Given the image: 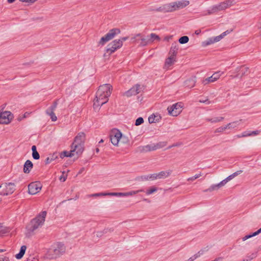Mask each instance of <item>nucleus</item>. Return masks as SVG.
I'll use <instances>...</instances> for the list:
<instances>
[{
	"instance_id": "nucleus-15",
	"label": "nucleus",
	"mask_w": 261,
	"mask_h": 261,
	"mask_svg": "<svg viewBox=\"0 0 261 261\" xmlns=\"http://www.w3.org/2000/svg\"><path fill=\"white\" fill-rule=\"evenodd\" d=\"M85 140V134L83 132L79 133L75 137L74 142L72 144L84 145Z\"/></svg>"
},
{
	"instance_id": "nucleus-26",
	"label": "nucleus",
	"mask_w": 261,
	"mask_h": 261,
	"mask_svg": "<svg viewBox=\"0 0 261 261\" xmlns=\"http://www.w3.org/2000/svg\"><path fill=\"white\" fill-rule=\"evenodd\" d=\"M27 247L25 245H23L21 247L19 252L15 255V257L17 259H21L24 255Z\"/></svg>"
},
{
	"instance_id": "nucleus-46",
	"label": "nucleus",
	"mask_w": 261,
	"mask_h": 261,
	"mask_svg": "<svg viewBox=\"0 0 261 261\" xmlns=\"http://www.w3.org/2000/svg\"><path fill=\"white\" fill-rule=\"evenodd\" d=\"M149 180H155L156 179H158V174L157 173H154L152 174H149Z\"/></svg>"
},
{
	"instance_id": "nucleus-56",
	"label": "nucleus",
	"mask_w": 261,
	"mask_h": 261,
	"mask_svg": "<svg viewBox=\"0 0 261 261\" xmlns=\"http://www.w3.org/2000/svg\"><path fill=\"white\" fill-rule=\"evenodd\" d=\"M233 30L232 29H230V30H226V31H225L224 32H223V33L221 34L222 36L223 37H224V36H225L226 35L229 34V33H230L231 32H232Z\"/></svg>"
},
{
	"instance_id": "nucleus-10",
	"label": "nucleus",
	"mask_w": 261,
	"mask_h": 261,
	"mask_svg": "<svg viewBox=\"0 0 261 261\" xmlns=\"http://www.w3.org/2000/svg\"><path fill=\"white\" fill-rule=\"evenodd\" d=\"M12 114L9 111H5L0 113V123L8 124L12 119Z\"/></svg>"
},
{
	"instance_id": "nucleus-4",
	"label": "nucleus",
	"mask_w": 261,
	"mask_h": 261,
	"mask_svg": "<svg viewBox=\"0 0 261 261\" xmlns=\"http://www.w3.org/2000/svg\"><path fill=\"white\" fill-rule=\"evenodd\" d=\"M233 0H227L221 2L218 5L212 6L210 10H207V14H211L213 13H217L220 11L225 10L227 8L233 5Z\"/></svg>"
},
{
	"instance_id": "nucleus-5",
	"label": "nucleus",
	"mask_w": 261,
	"mask_h": 261,
	"mask_svg": "<svg viewBox=\"0 0 261 261\" xmlns=\"http://www.w3.org/2000/svg\"><path fill=\"white\" fill-rule=\"evenodd\" d=\"M13 182L5 183L0 186V195H8L12 194L15 190Z\"/></svg>"
},
{
	"instance_id": "nucleus-23",
	"label": "nucleus",
	"mask_w": 261,
	"mask_h": 261,
	"mask_svg": "<svg viewBox=\"0 0 261 261\" xmlns=\"http://www.w3.org/2000/svg\"><path fill=\"white\" fill-rule=\"evenodd\" d=\"M58 158V152H54L53 154H50L45 161V164H49L52 161H55L56 159Z\"/></svg>"
},
{
	"instance_id": "nucleus-24",
	"label": "nucleus",
	"mask_w": 261,
	"mask_h": 261,
	"mask_svg": "<svg viewBox=\"0 0 261 261\" xmlns=\"http://www.w3.org/2000/svg\"><path fill=\"white\" fill-rule=\"evenodd\" d=\"M161 119L160 115H155L154 114H152L148 117V121L149 123H153L159 122Z\"/></svg>"
},
{
	"instance_id": "nucleus-14",
	"label": "nucleus",
	"mask_w": 261,
	"mask_h": 261,
	"mask_svg": "<svg viewBox=\"0 0 261 261\" xmlns=\"http://www.w3.org/2000/svg\"><path fill=\"white\" fill-rule=\"evenodd\" d=\"M150 11L162 13L172 12L170 3L166 4L156 8L151 9Z\"/></svg>"
},
{
	"instance_id": "nucleus-19",
	"label": "nucleus",
	"mask_w": 261,
	"mask_h": 261,
	"mask_svg": "<svg viewBox=\"0 0 261 261\" xmlns=\"http://www.w3.org/2000/svg\"><path fill=\"white\" fill-rule=\"evenodd\" d=\"M138 150L140 152H146L147 151L155 150V148H154L153 144H148L145 146L139 147Z\"/></svg>"
},
{
	"instance_id": "nucleus-41",
	"label": "nucleus",
	"mask_w": 261,
	"mask_h": 261,
	"mask_svg": "<svg viewBox=\"0 0 261 261\" xmlns=\"http://www.w3.org/2000/svg\"><path fill=\"white\" fill-rule=\"evenodd\" d=\"M201 176V173L200 172L199 174H195L194 176L188 178L187 179V180L188 181H193L195 179L199 178Z\"/></svg>"
},
{
	"instance_id": "nucleus-58",
	"label": "nucleus",
	"mask_w": 261,
	"mask_h": 261,
	"mask_svg": "<svg viewBox=\"0 0 261 261\" xmlns=\"http://www.w3.org/2000/svg\"><path fill=\"white\" fill-rule=\"evenodd\" d=\"M37 1V0H20V1L21 2L28 3H31V4H33Z\"/></svg>"
},
{
	"instance_id": "nucleus-50",
	"label": "nucleus",
	"mask_w": 261,
	"mask_h": 261,
	"mask_svg": "<svg viewBox=\"0 0 261 261\" xmlns=\"http://www.w3.org/2000/svg\"><path fill=\"white\" fill-rule=\"evenodd\" d=\"M253 237H254V235L253 234V233L245 236V237H244L242 238V240L243 241H245L247 240V239H250V238H252Z\"/></svg>"
},
{
	"instance_id": "nucleus-11",
	"label": "nucleus",
	"mask_w": 261,
	"mask_h": 261,
	"mask_svg": "<svg viewBox=\"0 0 261 261\" xmlns=\"http://www.w3.org/2000/svg\"><path fill=\"white\" fill-rule=\"evenodd\" d=\"M57 101L58 100L55 101L53 105L46 110V113L50 116L53 121H56L57 120V117L54 113V111L56 110L58 105Z\"/></svg>"
},
{
	"instance_id": "nucleus-20",
	"label": "nucleus",
	"mask_w": 261,
	"mask_h": 261,
	"mask_svg": "<svg viewBox=\"0 0 261 261\" xmlns=\"http://www.w3.org/2000/svg\"><path fill=\"white\" fill-rule=\"evenodd\" d=\"M33 167V163L29 160H27L23 165V172L24 173H29Z\"/></svg>"
},
{
	"instance_id": "nucleus-25",
	"label": "nucleus",
	"mask_w": 261,
	"mask_h": 261,
	"mask_svg": "<svg viewBox=\"0 0 261 261\" xmlns=\"http://www.w3.org/2000/svg\"><path fill=\"white\" fill-rule=\"evenodd\" d=\"M172 172L171 170H168L166 171H161L158 174L159 179L165 178L169 176Z\"/></svg>"
},
{
	"instance_id": "nucleus-48",
	"label": "nucleus",
	"mask_w": 261,
	"mask_h": 261,
	"mask_svg": "<svg viewBox=\"0 0 261 261\" xmlns=\"http://www.w3.org/2000/svg\"><path fill=\"white\" fill-rule=\"evenodd\" d=\"M107 231V229H105L103 231H97L96 232V236L97 237H101L103 234L106 233Z\"/></svg>"
},
{
	"instance_id": "nucleus-61",
	"label": "nucleus",
	"mask_w": 261,
	"mask_h": 261,
	"mask_svg": "<svg viewBox=\"0 0 261 261\" xmlns=\"http://www.w3.org/2000/svg\"><path fill=\"white\" fill-rule=\"evenodd\" d=\"M243 172V171L242 170H238L235 172H234L233 173H232V175L233 176H234V177H235L236 176H238V175L240 174L241 173H242Z\"/></svg>"
},
{
	"instance_id": "nucleus-34",
	"label": "nucleus",
	"mask_w": 261,
	"mask_h": 261,
	"mask_svg": "<svg viewBox=\"0 0 261 261\" xmlns=\"http://www.w3.org/2000/svg\"><path fill=\"white\" fill-rule=\"evenodd\" d=\"M215 43L214 41V38H208L207 40L205 41H203L202 43V45L203 46L205 47V46H206L207 45H209L210 44H212L213 43Z\"/></svg>"
},
{
	"instance_id": "nucleus-1",
	"label": "nucleus",
	"mask_w": 261,
	"mask_h": 261,
	"mask_svg": "<svg viewBox=\"0 0 261 261\" xmlns=\"http://www.w3.org/2000/svg\"><path fill=\"white\" fill-rule=\"evenodd\" d=\"M112 86L110 84H105L99 87L96 93V100L94 101V108L102 106L108 101L111 95Z\"/></svg>"
},
{
	"instance_id": "nucleus-31",
	"label": "nucleus",
	"mask_w": 261,
	"mask_h": 261,
	"mask_svg": "<svg viewBox=\"0 0 261 261\" xmlns=\"http://www.w3.org/2000/svg\"><path fill=\"white\" fill-rule=\"evenodd\" d=\"M174 61H175V58L170 56V57L166 60L165 64L170 66L173 64Z\"/></svg>"
},
{
	"instance_id": "nucleus-51",
	"label": "nucleus",
	"mask_w": 261,
	"mask_h": 261,
	"mask_svg": "<svg viewBox=\"0 0 261 261\" xmlns=\"http://www.w3.org/2000/svg\"><path fill=\"white\" fill-rule=\"evenodd\" d=\"M67 153H68V151H62L59 154L60 155V157L61 159H63L64 157H67Z\"/></svg>"
},
{
	"instance_id": "nucleus-36",
	"label": "nucleus",
	"mask_w": 261,
	"mask_h": 261,
	"mask_svg": "<svg viewBox=\"0 0 261 261\" xmlns=\"http://www.w3.org/2000/svg\"><path fill=\"white\" fill-rule=\"evenodd\" d=\"M167 144V143L165 142H160L156 144H153L154 148H155V150L157 149L161 148L165 146Z\"/></svg>"
},
{
	"instance_id": "nucleus-21",
	"label": "nucleus",
	"mask_w": 261,
	"mask_h": 261,
	"mask_svg": "<svg viewBox=\"0 0 261 261\" xmlns=\"http://www.w3.org/2000/svg\"><path fill=\"white\" fill-rule=\"evenodd\" d=\"M196 83V77L195 76H192L189 79L185 81L184 84L185 85L189 87L190 88H191L193 87Z\"/></svg>"
},
{
	"instance_id": "nucleus-17",
	"label": "nucleus",
	"mask_w": 261,
	"mask_h": 261,
	"mask_svg": "<svg viewBox=\"0 0 261 261\" xmlns=\"http://www.w3.org/2000/svg\"><path fill=\"white\" fill-rule=\"evenodd\" d=\"M120 33V30L118 28L111 29L106 35L109 38L110 41L112 40L117 35Z\"/></svg>"
},
{
	"instance_id": "nucleus-57",
	"label": "nucleus",
	"mask_w": 261,
	"mask_h": 261,
	"mask_svg": "<svg viewBox=\"0 0 261 261\" xmlns=\"http://www.w3.org/2000/svg\"><path fill=\"white\" fill-rule=\"evenodd\" d=\"M75 152V150L73 148L70 151V152L68 151L67 157H72L73 155V152Z\"/></svg>"
},
{
	"instance_id": "nucleus-2",
	"label": "nucleus",
	"mask_w": 261,
	"mask_h": 261,
	"mask_svg": "<svg viewBox=\"0 0 261 261\" xmlns=\"http://www.w3.org/2000/svg\"><path fill=\"white\" fill-rule=\"evenodd\" d=\"M46 216V212L42 211L35 218L32 219L28 226V231L30 232H33L40 226H41L44 224Z\"/></svg>"
},
{
	"instance_id": "nucleus-64",
	"label": "nucleus",
	"mask_w": 261,
	"mask_h": 261,
	"mask_svg": "<svg viewBox=\"0 0 261 261\" xmlns=\"http://www.w3.org/2000/svg\"><path fill=\"white\" fill-rule=\"evenodd\" d=\"M0 261H9V259L7 257L2 256L0 257Z\"/></svg>"
},
{
	"instance_id": "nucleus-43",
	"label": "nucleus",
	"mask_w": 261,
	"mask_h": 261,
	"mask_svg": "<svg viewBox=\"0 0 261 261\" xmlns=\"http://www.w3.org/2000/svg\"><path fill=\"white\" fill-rule=\"evenodd\" d=\"M156 191L157 188L156 187H152L149 190H148L146 193L147 195H150L156 192Z\"/></svg>"
},
{
	"instance_id": "nucleus-55",
	"label": "nucleus",
	"mask_w": 261,
	"mask_h": 261,
	"mask_svg": "<svg viewBox=\"0 0 261 261\" xmlns=\"http://www.w3.org/2000/svg\"><path fill=\"white\" fill-rule=\"evenodd\" d=\"M141 40L142 41V44L143 45H146L148 43L150 42L147 41V36L145 38H142Z\"/></svg>"
},
{
	"instance_id": "nucleus-6",
	"label": "nucleus",
	"mask_w": 261,
	"mask_h": 261,
	"mask_svg": "<svg viewBox=\"0 0 261 261\" xmlns=\"http://www.w3.org/2000/svg\"><path fill=\"white\" fill-rule=\"evenodd\" d=\"M122 46L121 42L115 39L112 42L109 43L106 49V52L103 55L104 57L107 56V54H108V56H110L113 53H114L117 49L120 48Z\"/></svg>"
},
{
	"instance_id": "nucleus-49",
	"label": "nucleus",
	"mask_w": 261,
	"mask_h": 261,
	"mask_svg": "<svg viewBox=\"0 0 261 261\" xmlns=\"http://www.w3.org/2000/svg\"><path fill=\"white\" fill-rule=\"evenodd\" d=\"M27 261H39V259L36 256H30Z\"/></svg>"
},
{
	"instance_id": "nucleus-22",
	"label": "nucleus",
	"mask_w": 261,
	"mask_h": 261,
	"mask_svg": "<svg viewBox=\"0 0 261 261\" xmlns=\"http://www.w3.org/2000/svg\"><path fill=\"white\" fill-rule=\"evenodd\" d=\"M84 145L73 144L71 145V148H73L77 155H81L84 150Z\"/></svg>"
},
{
	"instance_id": "nucleus-30",
	"label": "nucleus",
	"mask_w": 261,
	"mask_h": 261,
	"mask_svg": "<svg viewBox=\"0 0 261 261\" xmlns=\"http://www.w3.org/2000/svg\"><path fill=\"white\" fill-rule=\"evenodd\" d=\"M109 41L110 40L109 38H108L107 35H105L104 36L102 37L100 40L98 41V45L103 46Z\"/></svg>"
},
{
	"instance_id": "nucleus-59",
	"label": "nucleus",
	"mask_w": 261,
	"mask_h": 261,
	"mask_svg": "<svg viewBox=\"0 0 261 261\" xmlns=\"http://www.w3.org/2000/svg\"><path fill=\"white\" fill-rule=\"evenodd\" d=\"M128 39V37H122L119 39H117L118 41H119V42H121V44H122V45H123V42L125 41H126L127 39Z\"/></svg>"
},
{
	"instance_id": "nucleus-47",
	"label": "nucleus",
	"mask_w": 261,
	"mask_h": 261,
	"mask_svg": "<svg viewBox=\"0 0 261 261\" xmlns=\"http://www.w3.org/2000/svg\"><path fill=\"white\" fill-rule=\"evenodd\" d=\"M32 157L34 160H39L40 159V155L38 151L32 152Z\"/></svg>"
},
{
	"instance_id": "nucleus-38",
	"label": "nucleus",
	"mask_w": 261,
	"mask_h": 261,
	"mask_svg": "<svg viewBox=\"0 0 261 261\" xmlns=\"http://www.w3.org/2000/svg\"><path fill=\"white\" fill-rule=\"evenodd\" d=\"M149 175H144L138 177V180L139 181H145L149 180Z\"/></svg>"
},
{
	"instance_id": "nucleus-54",
	"label": "nucleus",
	"mask_w": 261,
	"mask_h": 261,
	"mask_svg": "<svg viewBox=\"0 0 261 261\" xmlns=\"http://www.w3.org/2000/svg\"><path fill=\"white\" fill-rule=\"evenodd\" d=\"M223 37H222V35H220L218 36L214 37V41L215 42H217L219 41L221 39H222Z\"/></svg>"
},
{
	"instance_id": "nucleus-63",
	"label": "nucleus",
	"mask_w": 261,
	"mask_h": 261,
	"mask_svg": "<svg viewBox=\"0 0 261 261\" xmlns=\"http://www.w3.org/2000/svg\"><path fill=\"white\" fill-rule=\"evenodd\" d=\"M242 74H244L247 71L248 68L245 67H242Z\"/></svg>"
},
{
	"instance_id": "nucleus-62",
	"label": "nucleus",
	"mask_w": 261,
	"mask_h": 261,
	"mask_svg": "<svg viewBox=\"0 0 261 261\" xmlns=\"http://www.w3.org/2000/svg\"><path fill=\"white\" fill-rule=\"evenodd\" d=\"M66 178H67V176H64V175H62L60 176V180L61 181L64 182L66 180Z\"/></svg>"
},
{
	"instance_id": "nucleus-27",
	"label": "nucleus",
	"mask_w": 261,
	"mask_h": 261,
	"mask_svg": "<svg viewBox=\"0 0 261 261\" xmlns=\"http://www.w3.org/2000/svg\"><path fill=\"white\" fill-rule=\"evenodd\" d=\"M224 119V118L223 117H217L214 118H205V120L208 122H211V123H217L222 121Z\"/></svg>"
},
{
	"instance_id": "nucleus-3",
	"label": "nucleus",
	"mask_w": 261,
	"mask_h": 261,
	"mask_svg": "<svg viewBox=\"0 0 261 261\" xmlns=\"http://www.w3.org/2000/svg\"><path fill=\"white\" fill-rule=\"evenodd\" d=\"M66 250L65 246L62 243H58L56 246L49 248L47 253V257L49 259L56 258L63 254Z\"/></svg>"
},
{
	"instance_id": "nucleus-28",
	"label": "nucleus",
	"mask_w": 261,
	"mask_h": 261,
	"mask_svg": "<svg viewBox=\"0 0 261 261\" xmlns=\"http://www.w3.org/2000/svg\"><path fill=\"white\" fill-rule=\"evenodd\" d=\"M160 37L158 35L154 33H151L150 36H147V41L152 42L155 40H160Z\"/></svg>"
},
{
	"instance_id": "nucleus-52",
	"label": "nucleus",
	"mask_w": 261,
	"mask_h": 261,
	"mask_svg": "<svg viewBox=\"0 0 261 261\" xmlns=\"http://www.w3.org/2000/svg\"><path fill=\"white\" fill-rule=\"evenodd\" d=\"M123 193H108V195L110 196H123Z\"/></svg>"
},
{
	"instance_id": "nucleus-33",
	"label": "nucleus",
	"mask_w": 261,
	"mask_h": 261,
	"mask_svg": "<svg viewBox=\"0 0 261 261\" xmlns=\"http://www.w3.org/2000/svg\"><path fill=\"white\" fill-rule=\"evenodd\" d=\"M142 190H139L137 191H132L128 192L123 193V196H132L133 195H135L137 193H138L140 192H142Z\"/></svg>"
},
{
	"instance_id": "nucleus-18",
	"label": "nucleus",
	"mask_w": 261,
	"mask_h": 261,
	"mask_svg": "<svg viewBox=\"0 0 261 261\" xmlns=\"http://www.w3.org/2000/svg\"><path fill=\"white\" fill-rule=\"evenodd\" d=\"M178 49L179 45L178 43L176 42L172 43L169 53L170 56H171L175 58L177 54V50H178Z\"/></svg>"
},
{
	"instance_id": "nucleus-9",
	"label": "nucleus",
	"mask_w": 261,
	"mask_h": 261,
	"mask_svg": "<svg viewBox=\"0 0 261 261\" xmlns=\"http://www.w3.org/2000/svg\"><path fill=\"white\" fill-rule=\"evenodd\" d=\"M41 188L40 182H32L28 186V193L31 195L36 194L41 190Z\"/></svg>"
},
{
	"instance_id": "nucleus-7",
	"label": "nucleus",
	"mask_w": 261,
	"mask_h": 261,
	"mask_svg": "<svg viewBox=\"0 0 261 261\" xmlns=\"http://www.w3.org/2000/svg\"><path fill=\"white\" fill-rule=\"evenodd\" d=\"M181 109V103L177 102L173 104L170 107H168L167 110L170 115L172 116H177L182 111Z\"/></svg>"
},
{
	"instance_id": "nucleus-60",
	"label": "nucleus",
	"mask_w": 261,
	"mask_h": 261,
	"mask_svg": "<svg viewBox=\"0 0 261 261\" xmlns=\"http://www.w3.org/2000/svg\"><path fill=\"white\" fill-rule=\"evenodd\" d=\"M199 102L201 103H205L206 104H210L211 103V101L208 100V99L206 98L204 100H199Z\"/></svg>"
},
{
	"instance_id": "nucleus-39",
	"label": "nucleus",
	"mask_w": 261,
	"mask_h": 261,
	"mask_svg": "<svg viewBox=\"0 0 261 261\" xmlns=\"http://www.w3.org/2000/svg\"><path fill=\"white\" fill-rule=\"evenodd\" d=\"M259 133V132L258 130H254V131H252L251 133L250 134H248V133H246V132L244 133L242 136L243 137H247V136H251V135H257Z\"/></svg>"
},
{
	"instance_id": "nucleus-8",
	"label": "nucleus",
	"mask_w": 261,
	"mask_h": 261,
	"mask_svg": "<svg viewBox=\"0 0 261 261\" xmlns=\"http://www.w3.org/2000/svg\"><path fill=\"white\" fill-rule=\"evenodd\" d=\"M189 4V2L186 0L174 2L170 3L171 11L186 7Z\"/></svg>"
},
{
	"instance_id": "nucleus-29",
	"label": "nucleus",
	"mask_w": 261,
	"mask_h": 261,
	"mask_svg": "<svg viewBox=\"0 0 261 261\" xmlns=\"http://www.w3.org/2000/svg\"><path fill=\"white\" fill-rule=\"evenodd\" d=\"M10 229L9 227L4 226L0 224V235H3L9 232Z\"/></svg>"
},
{
	"instance_id": "nucleus-53",
	"label": "nucleus",
	"mask_w": 261,
	"mask_h": 261,
	"mask_svg": "<svg viewBox=\"0 0 261 261\" xmlns=\"http://www.w3.org/2000/svg\"><path fill=\"white\" fill-rule=\"evenodd\" d=\"M228 181V180L226 178L225 179H224V180H223L222 181L220 182L218 184L219 186H220V188H221V187L224 186Z\"/></svg>"
},
{
	"instance_id": "nucleus-40",
	"label": "nucleus",
	"mask_w": 261,
	"mask_h": 261,
	"mask_svg": "<svg viewBox=\"0 0 261 261\" xmlns=\"http://www.w3.org/2000/svg\"><path fill=\"white\" fill-rule=\"evenodd\" d=\"M144 122V119L142 117L138 118L135 121V125L136 126H139L142 124Z\"/></svg>"
},
{
	"instance_id": "nucleus-44",
	"label": "nucleus",
	"mask_w": 261,
	"mask_h": 261,
	"mask_svg": "<svg viewBox=\"0 0 261 261\" xmlns=\"http://www.w3.org/2000/svg\"><path fill=\"white\" fill-rule=\"evenodd\" d=\"M256 256V253H252L251 254H250L249 255H247L246 256L247 259L245 260H248V261H251L252 259H253V258H255Z\"/></svg>"
},
{
	"instance_id": "nucleus-32",
	"label": "nucleus",
	"mask_w": 261,
	"mask_h": 261,
	"mask_svg": "<svg viewBox=\"0 0 261 261\" xmlns=\"http://www.w3.org/2000/svg\"><path fill=\"white\" fill-rule=\"evenodd\" d=\"M220 188V186L218 184L216 185H212L209 188L204 190V192H212L215 190H217Z\"/></svg>"
},
{
	"instance_id": "nucleus-12",
	"label": "nucleus",
	"mask_w": 261,
	"mask_h": 261,
	"mask_svg": "<svg viewBox=\"0 0 261 261\" xmlns=\"http://www.w3.org/2000/svg\"><path fill=\"white\" fill-rule=\"evenodd\" d=\"M140 85L139 84H137L135 86L131 88L130 89H129L125 92H124L123 93V95L126 96L127 97H130L132 95H136L140 92Z\"/></svg>"
},
{
	"instance_id": "nucleus-42",
	"label": "nucleus",
	"mask_w": 261,
	"mask_h": 261,
	"mask_svg": "<svg viewBox=\"0 0 261 261\" xmlns=\"http://www.w3.org/2000/svg\"><path fill=\"white\" fill-rule=\"evenodd\" d=\"M108 193H98L89 195V197H98L101 196H107Z\"/></svg>"
},
{
	"instance_id": "nucleus-16",
	"label": "nucleus",
	"mask_w": 261,
	"mask_h": 261,
	"mask_svg": "<svg viewBox=\"0 0 261 261\" xmlns=\"http://www.w3.org/2000/svg\"><path fill=\"white\" fill-rule=\"evenodd\" d=\"M220 71L214 73L212 76L203 80L202 83L204 85H206L209 83L214 82L217 81L221 76Z\"/></svg>"
},
{
	"instance_id": "nucleus-35",
	"label": "nucleus",
	"mask_w": 261,
	"mask_h": 261,
	"mask_svg": "<svg viewBox=\"0 0 261 261\" xmlns=\"http://www.w3.org/2000/svg\"><path fill=\"white\" fill-rule=\"evenodd\" d=\"M189 37L187 36H184L179 38L178 42L180 44H185L189 41Z\"/></svg>"
},
{
	"instance_id": "nucleus-37",
	"label": "nucleus",
	"mask_w": 261,
	"mask_h": 261,
	"mask_svg": "<svg viewBox=\"0 0 261 261\" xmlns=\"http://www.w3.org/2000/svg\"><path fill=\"white\" fill-rule=\"evenodd\" d=\"M238 121H234L228 123L227 125H226V128L230 129L236 127L238 125Z\"/></svg>"
},
{
	"instance_id": "nucleus-45",
	"label": "nucleus",
	"mask_w": 261,
	"mask_h": 261,
	"mask_svg": "<svg viewBox=\"0 0 261 261\" xmlns=\"http://www.w3.org/2000/svg\"><path fill=\"white\" fill-rule=\"evenodd\" d=\"M227 128H226V125L221 126V127H219L218 128H217L215 131V133H222V132H224V130H225Z\"/></svg>"
},
{
	"instance_id": "nucleus-13",
	"label": "nucleus",
	"mask_w": 261,
	"mask_h": 261,
	"mask_svg": "<svg viewBox=\"0 0 261 261\" xmlns=\"http://www.w3.org/2000/svg\"><path fill=\"white\" fill-rule=\"evenodd\" d=\"M122 136V133L117 130L114 134H111L110 136L111 143L115 146L117 145Z\"/></svg>"
}]
</instances>
